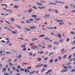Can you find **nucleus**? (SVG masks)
Instances as JSON below:
<instances>
[{
    "mask_svg": "<svg viewBox=\"0 0 75 75\" xmlns=\"http://www.w3.org/2000/svg\"><path fill=\"white\" fill-rule=\"evenodd\" d=\"M72 68V66H69L68 67V68L69 69H70V68Z\"/></svg>",
    "mask_w": 75,
    "mask_h": 75,
    "instance_id": "obj_40",
    "label": "nucleus"
},
{
    "mask_svg": "<svg viewBox=\"0 0 75 75\" xmlns=\"http://www.w3.org/2000/svg\"><path fill=\"white\" fill-rule=\"evenodd\" d=\"M38 61L40 62L41 61V58H38Z\"/></svg>",
    "mask_w": 75,
    "mask_h": 75,
    "instance_id": "obj_25",
    "label": "nucleus"
},
{
    "mask_svg": "<svg viewBox=\"0 0 75 75\" xmlns=\"http://www.w3.org/2000/svg\"><path fill=\"white\" fill-rule=\"evenodd\" d=\"M39 72V71H37L36 72V74H38Z\"/></svg>",
    "mask_w": 75,
    "mask_h": 75,
    "instance_id": "obj_61",
    "label": "nucleus"
},
{
    "mask_svg": "<svg viewBox=\"0 0 75 75\" xmlns=\"http://www.w3.org/2000/svg\"><path fill=\"white\" fill-rule=\"evenodd\" d=\"M12 69L14 71H16V68H15L14 67H12Z\"/></svg>",
    "mask_w": 75,
    "mask_h": 75,
    "instance_id": "obj_8",
    "label": "nucleus"
},
{
    "mask_svg": "<svg viewBox=\"0 0 75 75\" xmlns=\"http://www.w3.org/2000/svg\"><path fill=\"white\" fill-rule=\"evenodd\" d=\"M58 36L59 38H61V34H58Z\"/></svg>",
    "mask_w": 75,
    "mask_h": 75,
    "instance_id": "obj_12",
    "label": "nucleus"
},
{
    "mask_svg": "<svg viewBox=\"0 0 75 75\" xmlns=\"http://www.w3.org/2000/svg\"><path fill=\"white\" fill-rule=\"evenodd\" d=\"M71 45H72L73 44H75V43H74V42H72L71 43Z\"/></svg>",
    "mask_w": 75,
    "mask_h": 75,
    "instance_id": "obj_43",
    "label": "nucleus"
},
{
    "mask_svg": "<svg viewBox=\"0 0 75 75\" xmlns=\"http://www.w3.org/2000/svg\"><path fill=\"white\" fill-rule=\"evenodd\" d=\"M25 46L24 45H21V47L22 48H24V47H25Z\"/></svg>",
    "mask_w": 75,
    "mask_h": 75,
    "instance_id": "obj_37",
    "label": "nucleus"
},
{
    "mask_svg": "<svg viewBox=\"0 0 75 75\" xmlns=\"http://www.w3.org/2000/svg\"><path fill=\"white\" fill-rule=\"evenodd\" d=\"M65 8L67 9V8H68L69 7V6H65Z\"/></svg>",
    "mask_w": 75,
    "mask_h": 75,
    "instance_id": "obj_46",
    "label": "nucleus"
},
{
    "mask_svg": "<svg viewBox=\"0 0 75 75\" xmlns=\"http://www.w3.org/2000/svg\"><path fill=\"white\" fill-rule=\"evenodd\" d=\"M54 12H55L56 13H58V11H57V10H55Z\"/></svg>",
    "mask_w": 75,
    "mask_h": 75,
    "instance_id": "obj_62",
    "label": "nucleus"
},
{
    "mask_svg": "<svg viewBox=\"0 0 75 75\" xmlns=\"http://www.w3.org/2000/svg\"><path fill=\"white\" fill-rule=\"evenodd\" d=\"M14 19L13 18H11V21H14Z\"/></svg>",
    "mask_w": 75,
    "mask_h": 75,
    "instance_id": "obj_18",
    "label": "nucleus"
},
{
    "mask_svg": "<svg viewBox=\"0 0 75 75\" xmlns=\"http://www.w3.org/2000/svg\"><path fill=\"white\" fill-rule=\"evenodd\" d=\"M35 72H36L35 71H32L30 73V75H31V74H34V73H35Z\"/></svg>",
    "mask_w": 75,
    "mask_h": 75,
    "instance_id": "obj_4",
    "label": "nucleus"
},
{
    "mask_svg": "<svg viewBox=\"0 0 75 75\" xmlns=\"http://www.w3.org/2000/svg\"><path fill=\"white\" fill-rule=\"evenodd\" d=\"M32 11H33V9H30L28 10V12H29V13H31V12Z\"/></svg>",
    "mask_w": 75,
    "mask_h": 75,
    "instance_id": "obj_13",
    "label": "nucleus"
},
{
    "mask_svg": "<svg viewBox=\"0 0 75 75\" xmlns=\"http://www.w3.org/2000/svg\"><path fill=\"white\" fill-rule=\"evenodd\" d=\"M54 44H56L57 45H59V43H58V42H54Z\"/></svg>",
    "mask_w": 75,
    "mask_h": 75,
    "instance_id": "obj_10",
    "label": "nucleus"
},
{
    "mask_svg": "<svg viewBox=\"0 0 75 75\" xmlns=\"http://www.w3.org/2000/svg\"><path fill=\"white\" fill-rule=\"evenodd\" d=\"M11 32L13 34H16V33H18V32L17 31L15 32L13 31H11Z\"/></svg>",
    "mask_w": 75,
    "mask_h": 75,
    "instance_id": "obj_7",
    "label": "nucleus"
},
{
    "mask_svg": "<svg viewBox=\"0 0 75 75\" xmlns=\"http://www.w3.org/2000/svg\"><path fill=\"white\" fill-rule=\"evenodd\" d=\"M53 59H51L50 60V63H52V62H53Z\"/></svg>",
    "mask_w": 75,
    "mask_h": 75,
    "instance_id": "obj_23",
    "label": "nucleus"
},
{
    "mask_svg": "<svg viewBox=\"0 0 75 75\" xmlns=\"http://www.w3.org/2000/svg\"><path fill=\"white\" fill-rule=\"evenodd\" d=\"M38 48V46H35L33 47V50H35V49H36V48Z\"/></svg>",
    "mask_w": 75,
    "mask_h": 75,
    "instance_id": "obj_9",
    "label": "nucleus"
},
{
    "mask_svg": "<svg viewBox=\"0 0 75 75\" xmlns=\"http://www.w3.org/2000/svg\"><path fill=\"white\" fill-rule=\"evenodd\" d=\"M64 68L65 69H67V66L64 67Z\"/></svg>",
    "mask_w": 75,
    "mask_h": 75,
    "instance_id": "obj_54",
    "label": "nucleus"
},
{
    "mask_svg": "<svg viewBox=\"0 0 75 75\" xmlns=\"http://www.w3.org/2000/svg\"><path fill=\"white\" fill-rule=\"evenodd\" d=\"M44 39L45 40H47L48 41H49L50 40V39L48 37L45 38Z\"/></svg>",
    "mask_w": 75,
    "mask_h": 75,
    "instance_id": "obj_2",
    "label": "nucleus"
},
{
    "mask_svg": "<svg viewBox=\"0 0 75 75\" xmlns=\"http://www.w3.org/2000/svg\"><path fill=\"white\" fill-rule=\"evenodd\" d=\"M45 16H46V17H47V16H50V14H46Z\"/></svg>",
    "mask_w": 75,
    "mask_h": 75,
    "instance_id": "obj_48",
    "label": "nucleus"
},
{
    "mask_svg": "<svg viewBox=\"0 0 75 75\" xmlns=\"http://www.w3.org/2000/svg\"><path fill=\"white\" fill-rule=\"evenodd\" d=\"M65 50V49H63L61 50L62 52H63L64 50Z\"/></svg>",
    "mask_w": 75,
    "mask_h": 75,
    "instance_id": "obj_63",
    "label": "nucleus"
},
{
    "mask_svg": "<svg viewBox=\"0 0 75 75\" xmlns=\"http://www.w3.org/2000/svg\"><path fill=\"white\" fill-rule=\"evenodd\" d=\"M17 68H18L19 69H20V68H21V67L20 66V65H19L17 66Z\"/></svg>",
    "mask_w": 75,
    "mask_h": 75,
    "instance_id": "obj_53",
    "label": "nucleus"
},
{
    "mask_svg": "<svg viewBox=\"0 0 75 75\" xmlns=\"http://www.w3.org/2000/svg\"><path fill=\"white\" fill-rule=\"evenodd\" d=\"M32 17H34L35 18H36V17H37V15H33L32 16Z\"/></svg>",
    "mask_w": 75,
    "mask_h": 75,
    "instance_id": "obj_15",
    "label": "nucleus"
},
{
    "mask_svg": "<svg viewBox=\"0 0 75 75\" xmlns=\"http://www.w3.org/2000/svg\"><path fill=\"white\" fill-rule=\"evenodd\" d=\"M67 57V55H64V56H63V58L64 59V58H65L66 57Z\"/></svg>",
    "mask_w": 75,
    "mask_h": 75,
    "instance_id": "obj_49",
    "label": "nucleus"
},
{
    "mask_svg": "<svg viewBox=\"0 0 75 75\" xmlns=\"http://www.w3.org/2000/svg\"><path fill=\"white\" fill-rule=\"evenodd\" d=\"M37 4H38V5H39V6H42V4H41V3H39L38 2H37Z\"/></svg>",
    "mask_w": 75,
    "mask_h": 75,
    "instance_id": "obj_24",
    "label": "nucleus"
},
{
    "mask_svg": "<svg viewBox=\"0 0 75 75\" xmlns=\"http://www.w3.org/2000/svg\"><path fill=\"white\" fill-rule=\"evenodd\" d=\"M71 57L72 55H70L67 58L68 59H69L71 58Z\"/></svg>",
    "mask_w": 75,
    "mask_h": 75,
    "instance_id": "obj_11",
    "label": "nucleus"
},
{
    "mask_svg": "<svg viewBox=\"0 0 75 75\" xmlns=\"http://www.w3.org/2000/svg\"><path fill=\"white\" fill-rule=\"evenodd\" d=\"M5 21V22H6V23H7V24H10V23L8 21Z\"/></svg>",
    "mask_w": 75,
    "mask_h": 75,
    "instance_id": "obj_41",
    "label": "nucleus"
},
{
    "mask_svg": "<svg viewBox=\"0 0 75 75\" xmlns=\"http://www.w3.org/2000/svg\"><path fill=\"white\" fill-rule=\"evenodd\" d=\"M56 2L57 3H60V1H56Z\"/></svg>",
    "mask_w": 75,
    "mask_h": 75,
    "instance_id": "obj_56",
    "label": "nucleus"
},
{
    "mask_svg": "<svg viewBox=\"0 0 75 75\" xmlns=\"http://www.w3.org/2000/svg\"><path fill=\"white\" fill-rule=\"evenodd\" d=\"M6 53V54H11V53L9 52H7Z\"/></svg>",
    "mask_w": 75,
    "mask_h": 75,
    "instance_id": "obj_22",
    "label": "nucleus"
},
{
    "mask_svg": "<svg viewBox=\"0 0 75 75\" xmlns=\"http://www.w3.org/2000/svg\"><path fill=\"white\" fill-rule=\"evenodd\" d=\"M43 53H44V51H41L40 52V54H42Z\"/></svg>",
    "mask_w": 75,
    "mask_h": 75,
    "instance_id": "obj_52",
    "label": "nucleus"
},
{
    "mask_svg": "<svg viewBox=\"0 0 75 75\" xmlns=\"http://www.w3.org/2000/svg\"><path fill=\"white\" fill-rule=\"evenodd\" d=\"M26 72H27V73H29V72H30V70H27L26 71Z\"/></svg>",
    "mask_w": 75,
    "mask_h": 75,
    "instance_id": "obj_55",
    "label": "nucleus"
},
{
    "mask_svg": "<svg viewBox=\"0 0 75 75\" xmlns=\"http://www.w3.org/2000/svg\"><path fill=\"white\" fill-rule=\"evenodd\" d=\"M16 71L18 73H19V72H20V70L18 69H17L16 70Z\"/></svg>",
    "mask_w": 75,
    "mask_h": 75,
    "instance_id": "obj_27",
    "label": "nucleus"
},
{
    "mask_svg": "<svg viewBox=\"0 0 75 75\" xmlns=\"http://www.w3.org/2000/svg\"><path fill=\"white\" fill-rule=\"evenodd\" d=\"M9 65L11 67L13 66V64H12V63H11V62L9 63Z\"/></svg>",
    "mask_w": 75,
    "mask_h": 75,
    "instance_id": "obj_34",
    "label": "nucleus"
},
{
    "mask_svg": "<svg viewBox=\"0 0 75 75\" xmlns=\"http://www.w3.org/2000/svg\"><path fill=\"white\" fill-rule=\"evenodd\" d=\"M25 30H27V31H31L30 29H28L26 28L25 29Z\"/></svg>",
    "mask_w": 75,
    "mask_h": 75,
    "instance_id": "obj_32",
    "label": "nucleus"
},
{
    "mask_svg": "<svg viewBox=\"0 0 75 75\" xmlns=\"http://www.w3.org/2000/svg\"><path fill=\"white\" fill-rule=\"evenodd\" d=\"M16 25V26H17V27H18L19 28H21V27H20L19 25Z\"/></svg>",
    "mask_w": 75,
    "mask_h": 75,
    "instance_id": "obj_28",
    "label": "nucleus"
},
{
    "mask_svg": "<svg viewBox=\"0 0 75 75\" xmlns=\"http://www.w3.org/2000/svg\"><path fill=\"white\" fill-rule=\"evenodd\" d=\"M63 22V20H59V23L60 22Z\"/></svg>",
    "mask_w": 75,
    "mask_h": 75,
    "instance_id": "obj_64",
    "label": "nucleus"
},
{
    "mask_svg": "<svg viewBox=\"0 0 75 75\" xmlns=\"http://www.w3.org/2000/svg\"><path fill=\"white\" fill-rule=\"evenodd\" d=\"M64 23H60L59 24V25H62V24H64Z\"/></svg>",
    "mask_w": 75,
    "mask_h": 75,
    "instance_id": "obj_44",
    "label": "nucleus"
},
{
    "mask_svg": "<svg viewBox=\"0 0 75 75\" xmlns=\"http://www.w3.org/2000/svg\"><path fill=\"white\" fill-rule=\"evenodd\" d=\"M4 75H10V74H9L6 73H5L4 74Z\"/></svg>",
    "mask_w": 75,
    "mask_h": 75,
    "instance_id": "obj_38",
    "label": "nucleus"
},
{
    "mask_svg": "<svg viewBox=\"0 0 75 75\" xmlns=\"http://www.w3.org/2000/svg\"><path fill=\"white\" fill-rule=\"evenodd\" d=\"M45 69H42L41 71V72H42L43 71H45Z\"/></svg>",
    "mask_w": 75,
    "mask_h": 75,
    "instance_id": "obj_31",
    "label": "nucleus"
},
{
    "mask_svg": "<svg viewBox=\"0 0 75 75\" xmlns=\"http://www.w3.org/2000/svg\"><path fill=\"white\" fill-rule=\"evenodd\" d=\"M27 23H31V21H30L29 20H27L26 21Z\"/></svg>",
    "mask_w": 75,
    "mask_h": 75,
    "instance_id": "obj_21",
    "label": "nucleus"
},
{
    "mask_svg": "<svg viewBox=\"0 0 75 75\" xmlns=\"http://www.w3.org/2000/svg\"><path fill=\"white\" fill-rule=\"evenodd\" d=\"M59 60H61V59H62V57H59Z\"/></svg>",
    "mask_w": 75,
    "mask_h": 75,
    "instance_id": "obj_45",
    "label": "nucleus"
},
{
    "mask_svg": "<svg viewBox=\"0 0 75 75\" xmlns=\"http://www.w3.org/2000/svg\"><path fill=\"white\" fill-rule=\"evenodd\" d=\"M7 8H2V10H6V11H11V12L13 11L11 9H6Z\"/></svg>",
    "mask_w": 75,
    "mask_h": 75,
    "instance_id": "obj_1",
    "label": "nucleus"
},
{
    "mask_svg": "<svg viewBox=\"0 0 75 75\" xmlns=\"http://www.w3.org/2000/svg\"><path fill=\"white\" fill-rule=\"evenodd\" d=\"M44 36H45L44 35H40V37H44Z\"/></svg>",
    "mask_w": 75,
    "mask_h": 75,
    "instance_id": "obj_51",
    "label": "nucleus"
},
{
    "mask_svg": "<svg viewBox=\"0 0 75 75\" xmlns=\"http://www.w3.org/2000/svg\"><path fill=\"white\" fill-rule=\"evenodd\" d=\"M9 43H10V40H8L6 42V44H9Z\"/></svg>",
    "mask_w": 75,
    "mask_h": 75,
    "instance_id": "obj_50",
    "label": "nucleus"
},
{
    "mask_svg": "<svg viewBox=\"0 0 75 75\" xmlns=\"http://www.w3.org/2000/svg\"><path fill=\"white\" fill-rule=\"evenodd\" d=\"M17 61V59H14V62H16Z\"/></svg>",
    "mask_w": 75,
    "mask_h": 75,
    "instance_id": "obj_57",
    "label": "nucleus"
},
{
    "mask_svg": "<svg viewBox=\"0 0 75 75\" xmlns=\"http://www.w3.org/2000/svg\"><path fill=\"white\" fill-rule=\"evenodd\" d=\"M32 8H34V9H37V7H35V6H33L32 7Z\"/></svg>",
    "mask_w": 75,
    "mask_h": 75,
    "instance_id": "obj_58",
    "label": "nucleus"
},
{
    "mask_svg": "<svg viewBox=\"0 0 75 75\" xmlns=\"http://www.w3.org/2000/svg\"><path fill=\"white\" fill-rule=\"evenodd\" d=\"M70 34H72L73 35H74V34H75V32H74L72 31L71 32Z\"/></svg>",
    "mask_w": 75,
    "mask_h": 75,
    "instance_id": "obj_17",
    "label": "nucleus"
},
{
    "mask_svg": "<svg viewBox=\"0 0 75 75\" xmlns=\"http://www.w3.org/2000/svg\"><path fill=\"white\" fill-rule=\"evenodd\" d=\"M75 71V69H73L71 70V72H74Z\"/></svg>",
    "mask_w": 75,
    "mask_h": 75,
    "instance_id": "obj_33",
    "label": "nucleus"
},
{
    "mask_svg": "<svg viewBox=\"0 0 75 75\" xmlns=\"http://www.w3.org/2000/svg\"><path fill=\"white\" fill-rule=\"evenodd\" d=\"M4 29H5V30H7V29H8V27L6 26L5 27H4Z\"/></svg>",
    "mask_w": 75,
    "mask_h": 75,
    "instance_id": "obj_35",
    "label": "nucleus"
},
{
    "mask_svg": "<svg viewBox=\"0 0 75 75\" xmlns=\"http://www.w3.org/2000/svg\"><path fill=\"white\" fill-rule=\"evenodd\" d=\"M14 8H19V7L17 5H15L14 7Z\"/></svg>",
    "mask_w": 75,
    "mask_h": 75,
    "instance_id": "obj_19",
    "label": "nucleus"
},
{
    "mask_svg": "<svg viewBox=\"0 0 75 75\" xmlns=\"http://www.w3.org/2000/svg\"><path fill=\"white\" fill-rule=\"evenodd\" d=\"M49 4H52V5H54V3L52 2L50 3Z\"/></svg>",
    "mask_w": 75,
    "mask_h": 75,
    "instance_id": "obj_60",
    "label": "nucleus"
},
{
    "mask_svg": "<svg viewBox=\"0 0 75 75\" xmlns=\"http://www.w3.org/2000/svg\"><path fill=\"white\" fill-rule=\"evenodd\" d=\"M6 70V68L4 67L3 69L2 70V72H5V71Z\"/></svg>",
    "mask_w": 75,
    "mask_h": 75,
    "instance_id": "obj_6",
    "label": "nucleus"
},
{
    "mask_svg": "<svg viewBox=\"0 0 75 75\" xmlns=\"http://www.w3.org/2000/svg\"><path fill=\"white\" fill-rule=\"evenodd\" d=\"M51 47V45H48L47 46V48H50Z\"/></svg>",
    "mask_w": 75,
    "mask_h": 75,
    "instance_id": "obj_20",
    "label": "nucleus"
},
{
    "mask_svg": "<svg viewBox=\"0 0 75 75\" xmlns=\"http://www.w3.org/2000/svg\"><path fill=\"white\" fill-rule=\"evenodd\" d=\"M71 64V62L67 63L66 64V65H70V64Z\"/></svg>",
    "mask_w": 75,
    "mask_h": 75,
    "instance_id": "obj_29",
    "label": "nucleus"
},
{
    "mask_svg": "<svg viewBox=\"0 0 75 75\" xmlns=\"http://www.w3.org/2000/svg\"><path fill=\"white\" fill-rule=\"evenodd\" d=\"M8 31H10L11 32V29H10L9 28H8Z\"/></svg>",
    "mask_w": 75,
    "mask_h": 75,
    "instance_id": "obj_30",
    "label": "nucleus"
},
{
    "mask_svg": "<svg viewBox=\"0 0 75 75\" xmlns=\"http://www.w3.org/2000/svg\"><path fill=\"white\" fill-rule=\"evenodd\" d=\"M21 57V55H19L18 56V58H20Z\"/></svg>",
    "mask_w": 75,
    "mask_h": 75,
    "instance_id": "obj_47",
    "label": "nucleus"
},
{
    "mask_svg": "<svg viewBox=\"0 0 75 75\" xmlns=\"http://www.w3.org/2000/svg\"><path fill=\"white\" fill-rule=\"evenodd\" d=\"M57 61H58V59H55V60H54V62H57Z\"/></svg>",
    "mask_w": 75,
    "mask_h": 75,
    "instance_id": "obj_59",
    "label": "nucleus"
},
{
    "mask_svg": "<svg viewBox=\"0 0 75 75\" xmlns=\"http://www.w3.org/2000/svg\"><path fill=\"white\" fill-rule=\"evenodd\" d=\"M52 69H51L50 70H47V71L49 72H52Z\"/></svg>",
    "mask_w": 75,
    "mask_h": 75,
    "instance_id": "obj_14",
    "label": "nucleus"
},
{
    "mask_svg": "<svg viewBox=\"0 0 75 75\" xmlns=\"http://www.w3.org/2000/svg\"><path fill=\"white\" fill-rule=\"evenodd\" d=\"M21 71H24V69L23 68H21Z\"/></svg>",
    "mask_w": 75,
    "mask_h": 75,
    "instance_id": "obj_26",
    "label": "nucleus"
},
{
    "mask_svg": "<svg viewBox=\"0 0 75 75\" xmlns=\"http://www.w3.org/2000/svg\"><path fill=\"white\" fill-rule=\"evenodd\" d=\"M37 39L35 38H33L32 39L33 41H37Z\"/></svg>",
    "mask_w": 75,
    "mask_h": 75,
    "instance_id": "obj_16",
    "label": "nucleus"
},
{
    "mask_svg": "<svg viewBox=\"0 0 75 75\" xmlns=\"http://www.w3.org/2000/svg\"><path fill=\"white\" fill-rule=\"evenodd\" d=\"M68 69H67L64 70H62L61 71L62 72H67V71H68Z\"/></svg>",
    "mask_w": 75,
    "mask_h": 75,
    "instance_id": "obj_3",
    "label": "nucleus"
},
{
    "mask_svg": "<svg viewBox=\"0 0 75 75\" xmlns=\"http://www.w3.org/2000/svg\"><path fill=\"white\" fill-rule=\"evenodd\" d=\"M59 42H61V43L63 42V40H62V39L60 40L59 41Z\"/></svg>",
    "mask_w": 75,
    "mask_h": 75,
    "instance_id": "obj_42",
    "label": "nucleus"
},
{
    "mask_svg": "<svg viewBox=\"0 0 75 75\" xmlns=\"http://www.w3.org/2000/svg\"><path fill=\"white\" fill-rule=\"evenodd\" d=\"M41 64V63H40L38 64V66H39V68H40V67H41V64Z\"/></svg>",
    "mask_w": 75,
    "mask_h": 75,
    "instance_id": "obj_39",
    "label": "nucleus"
},
{
    "mask_svg": "<svg viewBox=\"0 0 75 75\" xmlns=\"http://www.w3.org/2000/svg\"><path fill=\"white\" fill-rule=\"evenodd\" d=\"M43 67H44V68H46V67H47V65H46V64L45 65L43 66Z\"/></svg>",
    "mask_w": 75,
    "mask_h": 75,
    "instance_id": "obj_36",
    "label": "nucleus"
},
{
    "mask_svg": "<svg viewBox=\"0 0 75 75\" xmlns=\"http://www.w3.org/2000/svg\"><path fill=\"white\" fill-rule=\"evenodd\" d=\"M55 54V52L50 53L49 54V56H51V55H52L53 54Z\"/></svg>",
    "mask_w": 75,
    "mask_h": 75,
    "instance_id": "obj_5",
    "label": "nucleus"
}]
</instances>
